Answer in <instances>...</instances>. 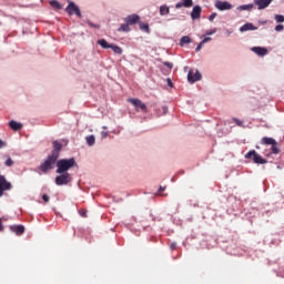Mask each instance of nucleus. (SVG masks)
Wrapping results in <instances>:
<instances>
[{
    "instance_id": "c756f323",
    "label": "nucleus",
    "mask_w": 284,
    "mask_h": 284,
    "mask_svg": "<svg viewBox=\"0 0 284 284\" xmlns=\"http://www.w3.org/2000/svg\"><path fill=\"white\" fill-rule=\"evenodd\" d=\"M275 21H276L277 23H284V16L276 14V16H275Z\"/></svg>"
},
{
    "instance_id": "20e7f679",
    "label": "nucleus",
    "mask_w": 284,
    "mask_h": 284,
    "mask_svg": "<svg viewBox=\"0 0 284 284\" xmlns=\"http://www.w3.org/2000/svg\"><path fill=\"white\" fill-rule=\"evenodd\" d=\"M262 145H271V152L272 154H278L281 150L278 149V142L274 140L273 138L264 136L261 140Z\"/></svg>"
},
{
    "instance_id": "ddd939ff",
    "label": "nucleus",
    "mask_w": 284,
    "mask_h": 284,
    "mask_svg": "<svg viewBox=\"0 0 284 284\" xmlns=\"http://www.w3.org/2000/svg\"><path fill=\"white\" fill-rule=\"evenodd\" d=\"M215 7L217 8V10H232V4L227 1H217L215 3Z\"/></svg>"
},
{
    "instance_id": "a878e982",
    "label": "nucleus",
    "mask_w": 284,
    "mask_h": 284,
    "mask_svg": "<svg viewBox=\"0 0 284 284\" xmlns=\"http://www.w3.org/2000/svg\"><path fill=\"white\" fill-rule=\"evenodd\" d=\"M4 165L7 168H12V165H14V160L12 158H8L4 162Z\"/></svg>"
},
{
    "instance_id": "9d476101",
    "label": "nucleus",
    "mask_w": 284,
    "mask_h": 284,
    "mask_svg": "<svg viewBox=\"0 0 284 284\" xmlns=\"http://www.w3.org/2000/svg\"><path fill=\"white\" fill-rule=\"evenodd\" d=\"M273 1L274 0H254V6H257V10H265Z\"/></svg>"
},
{
    "instance_id": "c03bdc74",
    "label": "nucleus",
    "mask_w": 284,
    "mask_h": 284,
    "mask_svg": "<svg viewBox=\"0 0 284 284\" xmlns=\"http://www.w3.org/2000/svg\"><path fill=\"white\" fill-rule=\"evenodd\" d=\"M103 139L108 138V132H102Z\"/></svg>"
},
{
    "instance_id": "4468645a",
    "label": "nucleus",
    "mask_w": 284,
    "mask_h": 284,
    "mask_svg": "<svg viewBox=\"0 0 284 284\" xmlns=\"http://www.w3.org/2000/svg\"><path fill=\"white\" fill-rule=\"evenodd\" d=\"M201 6H195L191 12V18L193 19V21H196V19H201Z\"/></svg>"
},
{
    "instance_id": "ea45409f",
    "label": "nucleus",
    "mask_w": 284,
    "mask_h": 284,
    "mask_svg": "<svg viewBox=\"0 0 284 284\" xmlns=\"http://www.w3.org/2000/svg\"><path fill=\"white\" fill-rule=\"evenodd\" d=\"M183 6H184L183 2H178V3L175 4V8H178V9H179V8H183Z\"/></svg>"
},
{
    "instance_id": "f3484780",
    "label": "nucleus",
    "mask_w": 284,
    "mask_h": 284,
    "mask_svg": "<svg viewBox=\"0 0 284 284\" xmlns=\"http://www.w3.org/2000/svg\"><path fill=\"white\" fill-rule=\"evenodd\" d=\"M62 149H63V144H61V142L53 141V150H52V152H57L58 159H59V153L61 152Z\"/></svg>"
},
{
    "instance_id": "49530a36",
    "label": "nucleus",
    "mask_w": 284,
    "mask_h": 284,
    "mask_svg": "<svg viewBox=\"0 0 284 284\" xmlns=\"http://www.w3.org/2000/svg\"><path fill=\"white\" fill-rule=\"evenodd\" d=\"M168 83L170 87H172V80L168 79Z\"/></svg>"
},
{
    "instance_id": "7c9ffc66",
    "label": "nucleus",
    "mask_w": 284,
    "mask_h": 284,
    "mask_svg": "<svg viewBox=\"0 0 284 284\" xmlns=\"http://www.w3.org/2000/svg\"><path fill=\"white\" fill-rule=\"evenodd\" d=\"M203 45H205V43L202 41V42L195 48V52H201V49L203 48Z\"/></svg>"
},
{
    "instance_id": "bb28decb",
    "label": "nucleus",
    "mask_w": 284,
    "mask_h": 284,
    "mask_svg": "<svg viewBox=\"0 0 284 284\" xmlns=\"http://www.w3.org/2000/svg\"><path fill=\"white\" fill-rule=\"evenodd\" d=\"M140 30L144 32H150V26L148 23H140Z\"/></svg>"
},
{
    "instance_id": "4c0bfd02",
    "label": "nucleus",
    "mask_w": 284,
    "mask_h": 284,
    "mask_svg": "<svg viewBox=\"0 0 284 284\" xmlns=\"http://www.w3.org/2000/svg\"><path fill=\"white\" fill-rule=\"evenodd\" d=\"M89 26L91 27V28H101V26H99V24H94V23H92V22H89Z\"/></svg>"
},
{
    "instance_id": "c9c22d12",
    "label": "nucleus",
    "mask_w": 284,
    "mask_h": 284,
    "mask_svg": "<svg viewBox=\"0 0 284 284\" xmlns=\"http://www.w3.org/2000/svg\"><path fill=\"white\" fill-rule=\"evenodd\" d=\"M214 19H216V13H212V14L209 17V21H214Z\"/></svg>"
},
{
    "instance_id": "1a4fd4ad",
    "label": "nucleus",
    "mask_w": 284,
    "mask_h": 284,
    "mask_svg": "<svg viewBox=\"0 0 284 284\" xmlns=\"http://www.w3.org/2000/svg\"><path fill=\"white\" fill-rule=\"evenodd\" d=\"M201 72H199V71H195V73H194V71H189V74H187V80H189V82L190 83H196V81H201Z\"/></svg>"
},
{
    "instance_id": "0eeeda50",
    "label": "nucleus",
    "mask_w": 284,
    "mask_h": 284,
    "mask_svg": "<svg viewBox=\"0 0 284 284\" xmlns=\"http://www.w3.org/2000/svg\"><path fill=\"white\" fill-rule=\"evenodd\" d=\"M12 190V183H10L6 175L0 176V197L3 196V192H10Z\"/></svg>"
},
{
    "instance_id": "6e6552de",
    "label": "nucleus",
    "mask_w": 284,
    "mask_h": 284,
    "mask_svg": "<svg viewBox=\"0 0 284 284\" xmlns=\"http://www.w3.org/2000/svg\"><path fill=\"white\" fill-rule=\"evenodd\" d=\"M65 12L69 13L70 16L75 14L81 19V9L74 3V2H69V6L65 8Z\"/></svg>"
},
{
    "instance_id": "2f4dec72",
    "label": "nucleus",
    "mask_w": 284,
    "mask_h": 284,
    "mask_svg": "<svg viewBox=\"0 0 284 284\" xmlns=\"http://www.w3.org/2000/svg\"><path fill=\"white\" fill-rule=\"evenodd\" d=\"M42 200L44 201V203H50V196L48 194H43Z\"/></svg>"
},
{
    "instance_id": "58836bf2",
    "label": "nucleus",
    "mask_w": 284,
    "mask_h": 284,
    "mask_svg": "<svg viewBox=\"0 0 284 284\" xmlns=\"http://www.w3.org/2000/svg\"><path fill=\"white\" fill-rule=\"evenodd\" d=\"M210 41H212V38H210V37L204 38V39L202 40V42H204V43H207V42H210Z\"/></svg>"
},
{
    "instance_id": "6ab92c4d",
    "label": "nucleus",
    "mask_w": 284,
    "mask_h": 284,
    "mask_svg": "<svg viewBox=\"0 0 284 284\" xmlns=\"http://www.w3.org/2000/svg\"><path fill=\"white\" fill-rule=\"evenodd\" d=\"M98 45H101L103 50H109L112 47V44L108 43V40L105 39L98 40Z\"/></svg>"
},
{
    "instance_id": "dca6fc26",
    "label": "nucleus",
    "mask_w": 284,
    "mask_h": 284,
    "mask_svg": "<svg viewBox=\"0 0 284 284\" xmlns=\"http://www.w3.org/2000/svg\"><path fill=\"white\" fill-rule=\"evenodd\" d=\"M9 126L11 128V130H14V132H19V130H21V128H23V124L14 121V120H11L9 122Z\"/></svg>"
},
{
    "instance_id": "cd10ccee",
    "label": "nucleus",
    "mask_w": 284,
    "mask_h": 284,
    "mask_svg": "<svg viewBox=\"0 0 284 284\" xmlns=\"http://www.w3.org/2000/svg\"><path fill=\"white\" fill-rule=\"evenodd\" d=\"M183 6H184V8H192L193 2H192V0H183Z\"/></svg>"
},
{
    "instance_id": "9b49d317",
    "label": "nucleus",
    "mask_w": 284,
    "mask_h": 284,
    "mask_svg": "<svg viewBox=\"0 0 284 284\" xmlns=\"http://www.w3.org/2000/svg\"><path fill=\"white\" fill-rule=\"evenodd\" d=\"M10 230L17 234V236H21L26 233V227L23 225H11Z\"/></svg>"
},
{
    "instance_id": "c85d7f7f",
    "label": "nucleus",
    "mask_w": 284,
    "mask_h": 284,
    "mask_svg": "<svg viewBox=\"0 0 284 284\" xmlns=\"http://www.w3.org/2000/svg\"><path fill=\"white\" fill-rule=\"evenodd\" d=\"M254 8V4H244L240 7V10H252Z\"/></svg>"
},
{
    "instance_id": "473e14b6",
    "label": "nucleus",
    "mask_w": 284,
    "mask_h": 284,
    "mask_svg": "<svg viewBox=\"0 0 284 284\" xmlns=\"http://www.w3.org/2000/svg\"><path fill=\"white\" fill-rule=\"evenodd\" d=\"M163 65H165L170 70H172V68H174V64H172L171 62H163Z\"/></svg>"
},
{
    "instance_id": "a211bd4d",
    "label": "nucleus",
    "mask_w": 284,
    "mask_h": 284,
    "mask_svg": "<svg viewBox=\"0 0 284 284\" xmlns=\"http://www.w3.org/2000/svg\"><path fill=\"white\" fill-rule=\"evenodd\" d=\"M247 30H257L252 23H245L240 28V32H247Z\"/></svg>"
},
{
    "instance_id": "a18cd8bd",
    "label": "nucleus",
    "mask_w": 284,
    "mask_h": 284,
    "mask_svg": "<svg viewBox=\"0 0 284 284\" xmlns=\"http://www.w3.org/2000/svg\"><path fill=\"white\" fill-rule=\"evenodd\" d=\"M80 214H81V216H84V217L87 216L85 211H81Z\"/></svg>"
},
{
    "instance_id": "2eb2a0df",
    "label": "nucleus",
    "mask_w": 284,
    "mask_h": 284,
    "mask_svg": "<svg viewBox=\"0 0 284 284\" xmlns=\"http://www.w3.org/2000/svg\"><path fill=\"white\" fill-rule=\"evenodd\" d=\"M251 50L257 54V57H265V54H267V49L263 47H253Z\"/></svg>"
},
{
    "instance_id": "5701e85b",
    "label": "nucleus",
    "mask_w": 284,
    "mask_h": 284,
    "mask_svg": "<svg viewBox=\"0 0 284 284\" xmlns=\"http://www.w3.org/2000/svg\"><path fill=\"white\" fill-rule=\"evenodd\" d=\"M187 43H192V39L189 36L182 37L181 40H180V45L183 47V45H185Z\"/></svg>"
},
{
    "instance_id": "37998d69",
    "label": "nucleus",
    "mask_w": 284,
    "mask_h": 284,
    "mask_svg": "<svg viewBox=\"0 0 284 284\" xmlns=\"http://www.w3.org/2000/svg\"><path fill=\"white\" fill-rule=\"evenodd\" d=\"M159 192H165V186H160Z\"/></svg>"
},
{
    "instance_id": "423d86ee",
    "label": "nucleus",
    "mask_w": 284,
    "mask_h": 284,
    "mask_svg": "<svg viewBox=\"0 0 284 284\" xmlns=\"http://www.w3.org/2000/svg\"><path fill=\"white\" fill-rule=\"evenodd\" d=\"M128 103H131V105L135 108L136 112H148V105H145V103L139 99L130 98Z\"/></svg>"
},
{
    "instance_id": "de8ad7c7",
    "label": "nucleus",
    "mask_w": 284,
    "mask_h": 284,
    "mask_svg": "<svg viewBox=\"0 0 284 284\" xmlns=\"http://www.w3.org/2000/svg\"><path fill=\"white\" fill-rule=\"evenodd\" d=\"M0 176H3V175L0 174Z\"/></svg>"
},
{
    "instance_id": "b1692460",
    "label": "nucleus",
    "mask_w": 284,
    "mask_h": 284,
    "mask_svg": "<svg viewBox=\"0 0 284 284\" xmlns=\"http://www.w3.org/2000/svg\"><path fill=\"white\" fill-rule=\"evenodd\" d=\"M118 32H130V24L128 23L121 24L120 28L118 29Z\"/></svg>"
},
{
    "instance_id": "aec40b11",
    "label": "nucleus",
    "mask_w": 284,
    "mask_h": 284,
    "mask_svg": "<svg viewBox=\"0 0 284 284\" xmlns=\"http://www.w3.org/2000/svg\"><path fill=\"white\" fill-rule=\"evenodd\" d=\"M50 6L53 10H63V4L59 3L57 0H51Z\"/></svg>"
},
{
    "instance_id": "4be33fe9",
    "label": "nucleus",
    "mask_w": 284,
    "mask_h": 284,
    "mask_svg": "<svg viewBox=\"0 0 284 284\" xmlns=\"http://www.w3.org/2000/svg\"><path fill=\"white\" fill-rule=\"evenodd\" d=\"M160 14H161V17H165V14H170V7L161 6L160 7Z\"/></svg>"
},
{
    "instance_id": "412c9836",
    "label": "nucleus",
    "mask_w": 284,
    "mask_h": 284,
    "mask_svg": "<svg viewBox=\"0 0 284 284\" xmlns=\"http://www.w3.org/2000/svg\"><path fill=\"white\" fill-rule=\"evenodd\" d=\"M110 50H112L114 54H123V49L116 44H111Z\"/></svg>"
},
{
    "instance_id": "e433bc0d",
    "label": "nucleus",
    "mask_w": 284,
    "mask_h": 284,
    "mask_svg": "<svg viewBox=\"0 0 284 284\" xmlns=\"http://www.w3.org/2000/svg\"><path fill=\"white\" fill-rule=\"evenodd\" d=\"M170 250L172 251L176 250V242L171 243Z\"/></svg>"
},
{
    "instance_id": "39448f33",
    "label": "nucleus",
    "mask_w": 284,
    "mask_h": 284,
    "mask_svg": "<svg viewBox=\"0 0 284 284\" xmlns=\"http://www.w3.org/2000/svg\"><path fill=\"white\" fill-rule=\"evenodd\" d=\"M55 176V185H68L72 183V175L70 173H58Z\"/></svg>"
},
{
    "instance_id": "f257e3e1",
    "label": "nucleus",
    "mask_w": 284,
    "mask_h": 284,
    "mask_svg": "<svg viewBox=\"0 0 284 284\" xmlns=\"http://www.w3.org/2000/svg\"><path fill=\"white\" fill-rule=\"evenodd\" d=\"M77 166V160L74 158L62 159L57 162V174L68 173V170H72V168Z\"/></svg>"
},
{
    "instance_id": "72a5a7b5",
    "label": "nucleus",
    "mask_w": 284,
    "mask_h": 284,
    "mask_svg": "<svg viewBox=\"0 0 284 284\" xmlns=\"http://www.w3.org/2000/svg\"><path fill=\"white\" fill-rule=\"evenodd\" d=\"M283 24H277L276 27H275V30H276V32H281V30H283Z\"/></svg>"
},
{
    "instance_id": "f03ea898",
    "label": "nucleus",
    "mask_w": 284,
    "mask_h": 284,
    "mask_svg": "<svg viewBox=\"0 0 284 284\" xmlns=\"http://www.w3.org/2000/svg\"><path fill=\"white\" fill-rule=\"evenodd\" d=\"M59 159V153L51 152L50 155H48L47 160L40 165L39 170L43 172V174H47L49 170H54V165Z\"/></svg>"
},
{
    "instance_id": "a19ab883",
    "label": "nucleus",
    "mask_w": 284,
    "mask_h": 284,
    "mask_svg": "<svg viewBox=\"0 0 284 284\" xmlns=\"http://www.w3.org/2000/svg\"><path fill=\"white\" fill-rule=\"evenodd\" d=\"M6 142H3L2 140H0V150H1V148H6Z\"/></svg>"
},
{
    "instance_id": "393cba45",
    "label": "nucleus",
    "mask_w": 284,
    "mask_h": 284,
    "mask_svg": "<svg viewBox=\"0 0 284 284\" xmlns=\"http://www.w3.org/2000/svg\"><path fill=\"white\" fill-rule=\"evenodd\" d=\"M85 141H87L88 145L92 146V145H94L97 140H95L94 135H89L85 138Z\"/></svg>"
},
{
    "instance_id": "7ed1b4c3",
    "label": "nucleus",
    "mask_w": 284,
    "mask_h": 284,
    "mask_svg": "<svg viewBox=\"0 0 284 284\" xmlns=\"http://www.w3.org/2000/svg\"><path fill=\"white\" fill-rule=\"evenodd\" d=\"M244 159H251L256 165H265V163H267V160L263 159V156H261V154H258V152H256L255 150L248 151L244 155Z\"/></svg>"
},
{
    "instance_id": "f704fd0d",
    "label": "nucleus",
    "mask_w": 284,
    "mask_h": 284,
    "mask_svg": "<svg viewBox=\"0 0 284 284\" xmlns=\"http://www.w3.org/2000/svg\"><path fill=\"white\" fill-rule=\"evenodd\" d=\"M233 121L236 123V125H243V121L239 120V119H233Z\"/></svg>"
},
{
    "instance_id": "79ce46f5",
    "label": "nucleus",
    "mask_w": 284,
    "mask_h": 284,
    "mask_svg": "<svg viewBox=\"0 0 284 284\" xmlns=\"http://www.w3.org/2000/svg\"><path fill=\"white\" fill-rule=\"evenodd\" d=\"M0 232H3V221L0 219Z\"/></svg>"
},
{
    "instance_id": "f8f14e48",
    "label": "nucleus",
    "mask_w": 284,
    "mask_h": 284,
    "mask_svg": "<svg viewBox=\"0 0 284 284\" xmlns=\"http://www.w3.org/2000/svg\"><path fill=\"white\" fill-rule=\"evenodd\" d=\"M141 17H139V14H131V16H128L124 21L125 23H128V26H135V23L138 21H140Z\"/></svg>"
}]
</instances>
